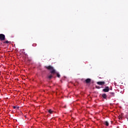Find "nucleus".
I'll list each match as a JSON object with an SVG mask.
<instances>
[{"mask_svg": "<svg viewBox=\"0 0 128 128\" xmlns=\"http://www.w3.org/2000/svg\"><path fill=\"white\" fill-rule=\"evenodd\" d=\"M45 68H47V70H50V72L52 74H56L58 78H60V73L56 72V70L54 68V67H52V66H46Z\"/></svg>", "mask_w": 128, "mask_h": 128, "instance_id": "nucleus-1", "label": "nucleus"}, {"mask_svg": "<svg viewBox=\"0 0 128 128\" xmlns=\"http://www.w3.org/2000/svg\"><path fill=\"white\" fill-rule=\"evenodd\" d=\"M91 82H92V79L90 78H88L85 80L84 82L86 84H90Z\"/></svg>", "mask_w": 128, "mask_h": 128, "instance_id": "nucleus-2", "label": "nucleus"}, {"mask_svg": "<svg viewBox=\"0 0 128 128\" xmlns=\"http://www.w3.org/2000/svg\"><path fill=\"white\" fill-rule=\"evenodd\" d=\"M6 40V36L4 34H0V40L2 41Z\"/></svg>", "mask_w": 128, "mask_h": 128, "instance_id": "nucleus-3", "label": "nucleus"}, {"mask_svg": "<svg viewBox=\"0 0 128 128\" xmlns=\"http://www.w3.org/2000/svg\"><path fill=\"white\" fill-rule=\"evenodd\" d=\"M109 94L110 95L108 96V98H114L115 96L114 92H109Z\"/></svg>", "mask_w": 128, "mask_h": 128, "instance_id": "nucleus-4", "label": "nucleus"}, {"mask_svg": "<svg viewBox=\"0 0 128 128\" xmlns=\"http://www.w3.org/2000/svg\"><path fill=\"white\" fill-rule=\"evenodd\" d=\"M102 91L104 92H110V88L106 86L105 88L102 90Z\"/></svg>", "mask_w": 128, "mask_h": 128, "instance_id": "nucleus-5", "label": "nucleus"}, {"mask_svg": "<svg viewBox=\"0 0 128 128\" xmlns=\"http://www.w3.org/2000/svg\"><path fill=\"white\" fill-rule=\"evenodd\" d=\"M106 84V82H97V84L99 86H104Z\"/></svg>", "mask_w": 128, "mask_h": 128, "instance_id": "nucleus-6", "label": "nucleus"}, {"mask_svg": "<svg viewBox=\"0 0 128 128\" xmlns=\"http://www.w3.org/2000/svg\"><path fill=\"white\" fill-rule=\"evenodd\" d=\"M102 98H104L105 100H106V98H108V96H106V94H102Z\"/></svg>", "mask_w": 128, "mask_h": 128, "instance_id": "nucleus-7", "label": "nucleus"}, {"mask_svg": "<svg viewBox=\"0 0 128 128\" xmlns=\"http://www.w3.org/2000/svg\"><path fill=\"white\" fill-rule=\"evenodd\" d=\"M52 76H52V74L48 76V80H52Z\"/></svg>", "mask_w": 128, "mask_h": 128, "instance_id": "nucleus-8", "label": "nucleus"}, {"mask_svg": "<svg viewBox=\"0 0 128 128\" xmlns=\"http://www.w3.org/2000/svg\"><path fill=\"white\" fill-rule=\"evenodd\" d=\"M104 124H106V126H108V122L106 121Z\"/></svg>", "mask_w": 128, "mask_h": 128, "instance_id": "nucleus-9", "label": "nucleus"}, {"mask_svg": "<svg viewBox=\"0 0 128 128\" xmlns=\"http://www.w3.org/2000/svg\"><path fill=\"white\" fill-rule=\"evenodd\" d=\"M13 108H14V110H16V108H17L18 110V108H20V106H14Z\"/></svg>", "mask_w": 128, "mask_h": 128, "instance_id": "nucleus-10", "label": "nucleus"}, {"mask_svg": "<svg viewBox=\"0 0 128 128\" xmlns=\"http://www.w3.org/2000/svg\"><path fill=\"white\" fill-rule=\"evenodd\" d=\"M4 44H10V42H8V40H6V42H3Z\"/></svg>", "mask_w": 128, "mask_h": 128, "instance_id": "nucleus-11", "label": "nucleus"}, {"mask_svg": "<svg viewBox=\"0 0 128 128\" xmlns=\"http://www.w3.org/2000/svg\"><path fill=\"white\" fill-rule=\"evenodd\" d=\"M48 112L49 114H52L53 111L50 109L48 110Z\"/></svg>", "mask_w": 128, "mask_h": 128, "instance_id": "nucleus-12", "label": "nucleus"}, {"mask_svg": "<svg viewBox=\"0 0 128 128\" xmlns=\"http://www.w3.org/2000/svg\"><path fill=\"white\" fill-rule=\"evenodd\" d=\"M96 88H100V87L99 86H96Z\"/></svg>", "mask_w": 128, "mask_h": 128, "instance_id": "nucleus-13", "label": "nucleus"}, {"mask_svg": "<svg viewBox=\"0 0 128 128\" xmlns=\"http://www.w3.org/2000/svg\"><path fill=\"white\" fill-rule=\"evenodd\" d=\"M64 108H66V106H64Z\"/></svg>", "mask_w": 128, "mask_h": 128, "instance_id": "nucleus-14", "label": "nucleus"}]
</instances>
